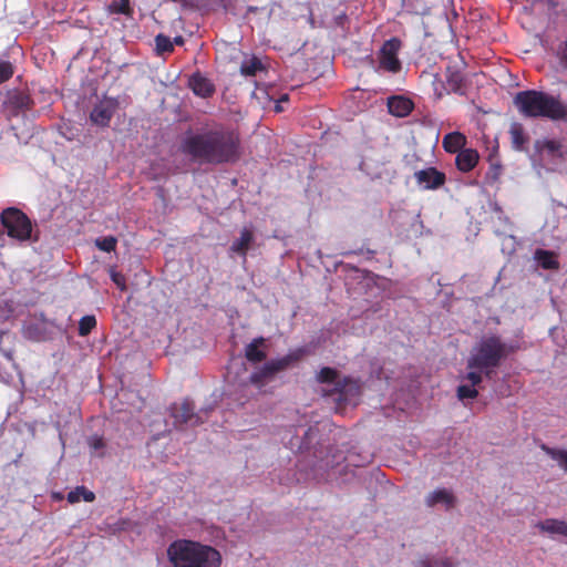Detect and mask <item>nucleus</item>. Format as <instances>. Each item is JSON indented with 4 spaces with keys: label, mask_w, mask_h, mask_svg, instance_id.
Masks as SVG:
<instances>
[{
    "label": "nucleus",
    "mask_w": 567,
    "mask_h": 567,
    "mask_svg": "<svg viewBox=\"0 0 567 567\" xmlns=\"http://www.w3.org/2000/svg\"><path fill=\"white\" fill-rule=\"evenodd\" d=\"M172 42H173V44L175 43L177 45H182V44H184V39H183V37L178 35V37L174 38V41H172Z\"/></svg>",
    "instance_id": "nucleus-44"
},
{
    "label": "nucleus",
    "mask_w": 567,
    "mask_h": 567,
    "mask_svg": "<svg viewBox=\"0 0 567 567\" xmlns=\"http://www.w3.org/2000/svg\"><path fill=\"white\" fill-rule=\"evenodd\" d=\"M421 567H454L453 563L449 558L437 560L432 565L429 559H422L420 561Z\"/></svg>",
    "instance_id": "nucleus-40"
},
{
    "label": "nucleus",
    "mask_w": 567,
    "mask_h": 567,
    "mask_svg": "<svg viewBox=\"0 0 567 567\" xmlns=\"http://www.w3.org/2000/svg\"><path fill=\"white\" fill-rule=\"evenodd\" d=\"M110 275H111L112 281L116 285V287L120 290L125 291L126 290V279H125L124 275L115 271L114 269L111 270Z\"/></svg>",
    "instance_id": "nucleus-39"
},
{
    "label": "nucleus",
    "mask_w": 567,
    "mask_h": 567,
    "mask_svg": "<svg viewBox=\"0 0 567 567\" xmlns=\"http://www.w3.org/2000/svg\"><path fill=\"white\" fill-rule=\"evenodd\" d=\"M32 105L33 101L30 95L24 92L14 91L8 95L7 106L12 115H18L20 112L30 110Z\"/></svg>",
    "instance_id": "nucleus-13"
},
{
    "label": "nucleus",
    "mask_w": 567,
    "mask_h": 567,
    "mask_svg": "<svg viewBox=\"0 0 567 567\" xmlns=\"http://www.w3.org/2000/svg\"><path fill=\"white\" fill-rule=\"evenodd\" d=\"M109 12L131 17L133 13V10L130 6V0H114L109 6Z\"/></svg>",
    "instance_id": "nucleus-30"
},
{
    "label": "nucleus",
    "mask_w": 567,
    "mask_h": 567,
    "mask_svg": "<svg viewBox=\"0 0 567 567\" xmlns=\"http://www.w3.org/2000/svg\"><path fill=\"white\" fill-rule=\"evenodd\" d=\"M252 241V231L248 228H244L240 231V237L231 244L230 250L245 257Z\"/></svg>",
    "instance_id": "nucleus-20"
},
{
    "label": "nucleus",
    "mask_w": 567,
    "mask_h": 567,
    "mask_svg": "<svg viewBox=\"0 0 567 567\" xmlns=\"http://www.w3.org/2000/svg\"><path fill=\"white\" fill-rule=\"evenodd\" d=\"M258 10H259L258 7L250 6V7H248L247 12L256 13V12H258Z\"/></svg>",
    "instance_id": "nucleus-45"
},
{
    "label": "nucleus",
    "mask_w": 567,
    "mask_h": 567,
    "mask_svg": "<svg viewBox=\"0 0 567 567\" xmlns=\"http://www.w3.org/2000/svg\"><path fill=\"white\" fill-rule=\"evenodd\" d=\"M14 68L9 61H0V84L12 78Z\"/></svg>",
    "instance_id": "nucleus-34"
},
{
    "label": "nucleus",
    "mask_w": 567,
    "mask_h": 567,
    "mask_svg": "<svg viewBox=\"0 0 567 567\" xmlns=\"http://www.w3.org/2000/svg\"><path fill=\"white\" fill-rule=\"evenodd\" d=\"M414 178L424 189H437L446 182L445 174L435 167H427L415 172Z\"/></svg>",
    "instance_id": "nucleus-11"
},
{
    "label": "nucleus",
    "mask_w": 567,
    "mask_h": 567,
    "mask_svg": "<svg viewBox=\"0 0 567 567\" xmlns=\"http://www.w3.org/2000/svg\"><path fill=\"white\" fill-rule=\"evenodd\" d=\"M315 457L317 458V461L313 462L312 464V471L316 473V475H322L323 473H327L336 464L334 460H330L328 455H326L324 457H318L316 453Z\"/></svg>",
    "instance_id": "nucleus-29"
},
{
    "label": "nucleus",
    "mask_w": 567,
    "mask_h": 567,
    "mask_svg": "<svg viewBox=\"0 0 567 567\" xmlns=\"http://www.w3.org/2000/svg\"><path fill=\"white\" fill-rule=\"evenodd\" d=\"M447 85L451 91L458 94H464L463 91V79L460 74H452L447 80Z\"/></svg>",
    "instance_id": "nucleus-35"
},
{
    "label": "nucleus",
    "mask_w": 567,
    "mask_h": 567,
    "mask_svg": "<svg viewBox=\"0 0 567 567\" xmlns=\"http://www.w3.org/2000/svg\"><path fill=\"white\" fill-rule=\"evenodd\" d=\"M266 339L262 337L255 338L245 348V357L251 363H259L266 360L267 353L265 350Z\"/></svg>",
    "instance_id": "nucleus-16"
},
{
    "label": "nucleus",
    "mask_w": 567,
    "mask_h": 567,
    "mask_svg": "<svg viewBox=\"0 0 567 567\" xmlns=\"http://www.w3.org/2000/svg\"><path fill=\"white\" fill-rule=\"evenodd\" d=\"M361 393V386L359 381L350 378L344 377L339 382H337V385L329 391V395H338V401L340 402H350L352 399H355Z\"/></svg>",
    "instance_id": "nucleus-10"
},
{
    "label": "nucleus",
    "mask_w": 567,
    "mask_h": 567,
    "mask_svg": "<svg viewBox=\"0 0 567 567\" xmlns=\"http://www.w3.org/2000/svg\"><path fill=\"white\" fill-rule=\"evenodd\" d=\"M181 150L200 164H234L241 157V141L235 130L218 127L186 136Z\"/></svg>",
    "instance_id": "nucleus-1"
},
{
    "label": "nucleus",
    "mask_w": 567,
    "mask_h": 567,
    "mask_svg": "<svg viewBox=\"0 0 567 567\" xmlns=\"http://www.w3.org/2000/svg\"><path fill=\"white\" fill-rule=\"evenodd\" d=\"M542 450L553 460L557 461L558 465L567 472V450L554 449L545 444L542 445Z\"/></svg>",
    "instance_id": "nucleus-26"
},
{
    "label": "nucleus",
    "mask_w": 567,
    "mask_h": 567,
    "mask_svg": "<svg viewBox=\"0 0 567 567\" xmlns=\"http://www.w3.org/2000/svg\"><path fill=\"white\" fill-rule=\"evenodd\" d=\"M340 380L341 379L339 378V372L330 367L322 368L317 374V381L319 383L333 384V388Z\"/></svg>",
    "instance_id": "nucleus-24"
},
{
    "label": "nucleus",
    "mask_w": 567,
    "mask_h": 567,
    "mask_svg": "<svg viewBox=\"0 0 567 567\" xmlns=\"http://www.w3.org/2000/svg\"><path fill=\"white\" fill-rule=\"evenodd\" d=\"M90 449L94 452L103 451L105 447L104 439L100 435H92L87 440Z\"/></svg>",
    "instance_id": "nucleus-38"
},
{
    "label": "nucleus",
    "mask_w": 567,
    "mask_h": 567,
    "mask_svg": "<svg viewBox=\"0 0 567 567\" xmlns=\"http://www.w3.org/2000/svg\"><path fill=\"white\" fill-rule=\"evenodd\" d=\"M480 161V154L474 148H463L456 154L455 166L462 173L473 171Z\"/></svg>",
    "instance_id": "nucleus-12"
},
{
    "label": "nucleus",
    "mask_w": 567,
    "mask_h": 567,
    "mask_svg": "<svg viewBox=\"0 0 567 567\" xmlns=\"http://www.w3.org/2000/svg\"><path fill=\"white\" fill-rule=\"evenodd\" d=\"M0 220L9 237L19 241L31 239L33 225L31 219L21 209L17 207L3 209Z\"/></svg>",
    "instance_id": "nucleus-6"
},
{
    "label": "nucleus",
    "mask_w": 567,
    "mask_h": 567,
    "mask_svg": "<svg viewBox=\"0 0 567 567\" xmlns=\"http://www.w3.org/2000/svg\"><path fill=\"white\" fill-rule=\"evenodd\" d=\"M117 245V239L114 236H105L95 240V246L105 252L114 251Z\"/></svg>",
    "instance_id": "nucleus-32"
},
{
    "label": "nucleus",
    "mask_w": 567,
    "mask_h": 567,
    "mask_svg": "<svg viewBox=\"0 0 567 567\" xmlns=\"http://www.w3.org/2000/svg\"><path fill=\"white\" fill-rule=\"evenodd\" d=\"M501 165L496 164V165H491V168L489 171L487 172V178L491 179L492 182H495L498 179V176L501 174Z\"/></svg>",
    "instance_id": "nucleus-42"
},
{
    "label": "nucleus",
    "mask_w": 567,
    "mask_h": 567,
    "mask_svg": "<svg viewBox=\"0 0 567 567\" xmlns=\"http://www.w3.org/2000/svg\"><path fill=\"white\" fill-rule=\"evenodd\" d=\"M288 100H289L288 94H284L280 96V99L278 101L281 103V102H288Z\"/></svg>",
    "instance_id": "nucleus-47"
},
{
    "label": "nucleus",
    "mask_w": 567,
    "mask_h": 567,
    "mask_svg": "<svg viewBox=\"0 0 567 567\" xmlns=\"http://www.w3.org/2000/svg\"><path fill=\"white\" fill-rule=\"evenodd\" d=\"M96 327V319L94 316H84L79 321V334L85 337Z\"/></svg>",
    "instance_id": "nucleus-31"
},
{
    "label": "nucleus",
    "mask_w": 567,
    "mask_h": 567,
    "mask_svg": "<svg viewBox=\"0 0 567 567\" xmlns=\"http://www.w3.org/2000/svg\"><path fill=\"white\" fill-rule=\"evenodd\" d=\"M265 66L261 60L255 55L243 61L240 74L244 76H255L258 71H264Z\"/></svg>",
    "instance_id": "nucleus-21"
},
{
    "label": "nucleus",
    "mask_w": 567,
    "mask_h": 567,
    "mask_svg": "<svg viewBox=\"0 0 567 567\" xmlns=\"http://www.w3.org/2000/svg\"><path fill=\"white\" fill-rule=\"evenodd\" d=\"M155 45L156 52L158 55H163L165 53H172L174 51L173 42L169 37L164 35L162 33L155 37Z\"/></svg>",
    "instance_id": "nucleus-28"
},
{
    "label": "nucleus",
    "mask_w": 567,
    "mask_h": 567,
    "mask_svg": "<svg viewBox=\"0 0 567 567\" xmlns=\"http://www.w3.org/2000/svg\"><path fill=\"white\" fill-rule=\"evenodd\" d=\"M117 107L118 102L116 99H104L94 105L90 113V120L99 126H109Z\"/></svg>",
    "instance_id": "nucleus-9"
},
{
    "label": "nucleus",
    "mask_w": 567,
    "mask_h": 567,
    "mask_svg": "<svg viewBox=\"0 0 567 567\" xmlns=\"http://www.w3.org/2000/svg\"><path fill=\"white\" fill-rule=\"evenodd\" d=\"M456 503V497L454 494L446 488H437L434 492L430 493L425 498V504L429 507H434L437 504H443L446 509H451L454 507Z\"/></svg>",
    "instance_id": "nucleus-15"
},
{
    "label": "nucleus",
    "mask_w": 567,
    "mask_h": 567,
    "mask_svg": "<svg viewBox=\"0 0 567 567\" xmlns=\"http://www.w3.org/2000/svg\"><path fill=\"white\" fill-rule=\"evenodd\" d=\"M466 143V136L463 133L455 131L444 135L442 140V147L446 153L457 154L460 151L465 148Z\"/></svg>",
    "instance_id": "nucleus-18"
},
{
    "label": "nucleus",
    "mask_w": 567,
    "mask_h": 567,
    "mask_svg": "<svg viewBox=\"0 0 567 567\" xmlns=\"http://www.w3.org/2000/svg\"><path fill=\"white\" fill-rule=\"evenodd\" d=\"M23 337L31 341H40L41 332L39 331L38 326L29 324L23 328Z\"/></svg>",
    "instance_id": "nucleus-36"
},
{
    "label": "nucleus",
    "mask_w": 567,
    "mask_h": 567,
    "mask_svg": "<svg viewBox=\"0 0 567 567\" xmlns=\"http://www.w3.org/2000/svg\"><path fill=\"white\" fill-rule=\"evenodd\" d=\"M536 148L540 152H547L549 155H556L561 150V143L556 140L536 141Z\"/></svg>",
    "instance_id": "nucleus-27"
},
{
    "label": "nucleus",
    "mask_w": 567,
    "mask_h": 567,
    "mask_svg": "<svg viewBox=\"0 0 567 567\" xmlns=\"http://www.w3.org/2000/svg\"><path fill=\"white\" fill-rule=\"evenodd\" d=\"M388 111L394 116L404 117L413 111V103L404 96H391L388 99Z\"/></svg>",
    "instance_id": "nucleus-17"
},
{
    "label": "nucleus",
    "mask_w": 567,
    "mask_h": 567,
    "mask_svg": "<svg viewBox=\"0 0 567 567\" xmlns=\"http://www.w3.org/2000/svg\"><path fill=\"white\" fill-rule=\"evenodd\" d=\"M318 433V430L317 429H313V427H309L306 433H305V437L300 444V449L301 450H308L309 449V445H310V442L311 440L317 435Z\"/></svg>",
    "instance_id": "nucleus-41"
},
{
    "label": "nucleus",
    "mask_w": 567,
    "mask_h": 567,
    "mask_svg": "<svg viewBox=\"0 0 567 567\" xmlns=\"http://www.w3.org/2000/svg\"><path fill=\"white\" fill-rule=\"evenodd\" d=\"M173 567H220V553L208 545L187 539H177L167 548Z\"/></svg>",
    "instance_id": "nucleus-2"
},
{
    "label": "nucleus",
    "mask_w": 567,
    "mask_h": 567,
    "mask_svg": "<svg viewBox=\"0 0 567 567\" xmlns=\"http://www.w3.org/2000/svg\"><path fill=\"white\" fill-rule=\"evenodd\" d=\"M560 61L563 65L567 69V40L564 42L560 51Z\"/></svg>",
    "instance_id": "nucleus-43"
},
{
    "label": "nucleus",
    "mask_w": 567,
    "mask_h": 567,
    "mask_svg": "<svg viewBox=\"0 0 567 567\" xmlns=\"http://www.w3.org/2000/svg\"><path fill=\"white\" fill-rule=\"evenodd\" d=\"M509 134H511L513 148H515L516 151H522L524 147V144L527 141V137L525 135L522 124L514 123L511 126Z\"/></svg>",
    "instance_id": "nucleus-23"
},
{
    "label": "nucleus",
    "mask_w": 567,
    "mask_h": 567,
    "mask_svg": "<svg viewBox=\"0 0 567 567\" xmlns=\"http://www.w3.org/2000/svg\"><path fill=\"white\" fill-rule=\"evenodd\" d=\"M514 350L513 346L503 342L498 336L484 337L472 349L466 367L467 369H477L491 379L494 370Z\"/></svg>",
    "instance_id": "nucleus-4"
},
{
    "label": "nucleus",
    "mask_w": 567,
    "mask_h": 567,
    "mask_svg": "<svg viewBox=\"0 0 567 567\" xmlns=\"http://www.w3.org/2000/svg\"><path fill=\"white\" fill-rule=\"evenodd\" d=\"M470 371L464 377V380L470 382V385L476 386L481 384L483 380L484 372L477 370V369H468Z\"/></svg>",
    "instance_id": "nucleus-37"
},
{
    "label": "nucleus",
    "mask_w": 567,
    "mask_h": 567,
    "mask_svg": "<svg viewBox=\"0 0 567 567\" xmlns=\"http://www.w3.org/2000/svg\"><path fill=\"white\" fill-rule=\"evenodd\" d=\"M536 527L547 534H558L567 537V522L559 520L555 518H547L545 520L538 522Z\"/></svg>",
    "instance_id": "nucleus-19"
},
{
    "label": "nucleus",
    "mask_w": 567,
    "mask_h": 567,
    "mask_svg": "<svg viewBox=\"0 0 567 567\" xmlns=\"http://www.w3.org/2000/svg\"><path fill=\"white\" fill-rule=\"evenodd\" d=\"M171 416L174 419V425L182 429L184 425L196 426L204 422L203 417L194 412V404L188 399L181 403H173L169 408Z\"/></svg>",
    "instance_id": "nucleus-7"
},
{
    "label": "nucleus",
    "mask_w": 567,
    "mask_h": 567,
    "mask_svg": "<svg viewBox=\"0 0 567 567\" xmlns=\"http://www.w3.org/2000/svg\"><path fill=\"white\" fill-rule=\"evenodd\" d=\"M536 258L544 269L553 270L557 269L559 266L558 261L555 259L554 254L548 250L538 249L536 251Z\"/></svg>",
    "instance_id": "nucleus-25"
},
{
    "label": "nucleus",
    "mask_w": 567,
    "mask_h": 567,
    "mask_svg": "<svg viewBox=\"0 0 567 567\" xmlns=\"http://www.w3.org/2000/svg\"><path fill=\"white\" fill-rule=\"evenodd\" d=\"M188 84L194 94L200 97H209L215 93V85L200 73L193 74Z\"/></svg>",
    "instance_id": "nucleus-14"
},
{
    "label": "nucleus",
    "mask_w": 567,
    "mask_h": 567,
    "mask_svg": "<svg viewBox=\"0 0 567 567\" xmlns=\"http://www.w3.org/2000/svg\"><path fill=\"white\" fill-rule=\"evenodd\" d=\"M275 111H276L277 113L282 112V107H281V105H280V102H279V101H277V103H276V105H275Z\"/></svg>",
    "instance_id": "nucleus-46"
},
{
    "label": "nucleus",
    "mask_w": 567,
    "mask_h": 567,
    "mask_svg": "<svg viewBox=\"0 0 567 567\" xmlns=\"http://www.w3.org/2000/svg\"><path fill=\"white\" fill-rule=\"evenodd\" d=\"M514 105L525 117H547L551 121L567 120V105L543 91L525 90L514 96Z\"/></svg>",
    "instance_id": "nucleus-3"
},
{
    "label": "nucleus",
    "mask_w": 567,
    "mask_h": 567,
    "mask_svg": "<svg viewBox=\"0 0 567 567\" xmlns=\"http://www.w3.org/2000/svg\"><path fill=\"white\" fill-rule=\"evenodd\" d=\"M457 398L460 400L464 399H475L478 395V391L475 389V386L470 384H461L457 386Z\"/></svg>",
    "instance_id": "nucleus-33"
},
{
    "label": "nucleus",
    "mask_w": 567,
    "mask_h": 567,
    "mask_svg": "<svg viewBox=\"0 0 567 567\" xmlns=\"http://www.w3.org/2000/svg\"><path fill=\"white\" fill-rule=\"evenodd\" d=\"M307 354L308 350L305 347H301L289 351L281 358L269 360L261 368L250 374L249 383L261 389L270 382L277 373L295 367Z\"/></svg>",
    "instance_id": "nucleus-5"
},
{
    "label": "nucleus",
    "mask_w": 567,
    "mask_h": 567,
    "mask_svg": "<svg viewBox=\"0 0 567 567\" xmlns=\"http://www.w3.org/2000/svg\"><path fill=\"white\" fill-rule=\"evenodd\" d=\"M66 499L71 504L78 503L81 499L92 503L95 499V494L85 486H76L68 493Z\"/></svg>",
    "instance_id": "nucleus-22"
},
{
    "label": "nucleus",
    "mask_w": 567,
    "mask_h": 567,
    "mask_svg": "<svg viewBox=\"0 0 567 567\" xmlns=\"http://www.w3.org/2000/svg\"><path fill=\"white\" fill-rule=\"evenodd\" d=\"M401 49V41L398 38L386 40L379 52V66L380 69L398 73L401 70V61L398 53Z\"/></svg>",
    "instance_id": "nucleus-8"
}]
</instances>
